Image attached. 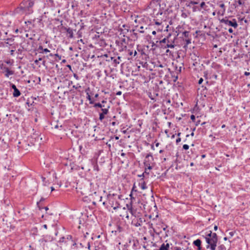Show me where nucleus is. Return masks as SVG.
<instances>
[{
    "instance_id": "52",
    "label": "nucleus",
    "mask_w": 250,
    "mask_h": 250,
    "mask_svg": "<svg viewBox=\"0 0 250 250\" xmlns=\"http://www.w3.org/2000/svg\"><path fill=\"white\" fill-rule=\"evenodd\" d=\"M80 245L82 246V247H84L85 246L84 245V244L82 243H80Z\"/></svg>"
},
{
    "instance_id": "7",
    "label": "nucleus",
    "mask_w": 250,
    "mask_h": 250,
    "mask_svg": "<svg viewBox=\"0 0 250 250\" xmlns=\"http://www.w3.org/2000/svg\"><path fill=\"white\" fill-rule=\"evenodd\" d=\"M119 208V213L120 214V216L123 217H125L127 219H129V215L127 213V209L125 208H120L118 206L117 207H114L113 209L114 210H116V209Z\"/></svg>"
},
{
    "instance_id": "21",
    "label": "nucleus",
    "mask_w": 250,
    "mask_h": 250,
    "mask_svg": "<svg viewBox=\"0 0 250 250\" xmlns=\"http://www.w3.org/2000/svg\"><path fill=\"white\" fill-rule=\"evenodd\" d=\"M144 165L146 166V167L147 170H150L152 169V167L150 166L149 163H147L146 160L144 161Z\"/></svg>"
},
{
    "instance_id": "47",
    "label": "nucleus",
    "mask_w": 250,
    "mask_h": 250,
    "mask_svg": "<svg viewBox=\"0 0 250 250\" xmlns=\"http://www.w3.org/2000/svg\"><path fill=\"white\" fill-rule=\"evenodd\" d=\"M42 60V58H39V60H37L35 61V63H38V62L39 61H41Z\"/></svg>"
},
{
    "instance_id": "6",
    "label": "nucleus",
    "mask_w": 250,
    "mask_h": 250,
    "mask_svg": "<svg viewBox=\"0 0 250 250\" xmlns=\"http://www.w3.org/2000/svg\"><path fill=\"white\" fill-rule=\"evenodd\" d=\"M170 36L171 34H169L168 35L166 38H165L162 40L160 41V43H165L166 42H167V46L165 47V48H173L175 46L174 44V40L169 41L168 39Z\"/></svg>"
},
{
    "instance_id": "31",
    "label": "nucleus",
    "mask_w": 250,
    "mask_h": 250,
    "mask_svg": "<svg viewBox=\"0 0 250 250\" xmlns=\"http://www.w3.org/2000/svg\"><path fill=\"white\" fill-rule=\"evenodd\" d=\"M73 87L76 89H78V88L81 87V86L78 84L77 85H73Z\"/></svg>"
},
{
    "instance_id": "56",
    "label": "nucleus",
    "mask_w": 250,
    "mask_h": 250,
    "mask_svg": "<svg viewBox=\"0 0 250 250\" xmlns=\"http://www.w3.org/2000/svg\"><path fill=\"white\" fill-rule=\"evenodd\" d=\"M152 34L153 35H156V31H152Z\"/></svg>"
},
{
    "instance_id": "60",
    "label": "nucleus",
    "mask_w": 250,
    "mask_h": 250,
    "mask_svg": "<svg viewBox=\"0 0 250 250\" xmlns=\"http://www.w3.org/2000/svg\"><path fill=\"white\" fill-rule=\"evenodd\" d=\"M104 103H105V104H106V102L105 101L103 100V101L102 102V103H101V104H104Z\"/></svg>"
},
{
    "instance_id": "63",
    "label": "nucleus",
    "mask_w": 250,
    "mask_h": 250,
    "mask_svg": "<svg viewBox=\"0 0 250 250\" xmlns=\"http://www.w3.org/2000/svg\"><path fill=\"white\" fill-rule=\"evenodd\" d=\"M51 191H53V190H55L54 188L53 187H52L51 188Z\"/></svg>"
},
{
    "instance_id": "29",
    "label": "nucleus",
    "mask_w": 250,
    "mask_h": 250,
    "mask_svg": "<svg viewBox=\"0 0 250 250\" xmlns=\"http://www.w3.org/2000/svg\"><path fill=\"white\" fill-rule=\"evenodd\" d=\"M187 45H188L191 43V40L189 39H186L185 40Z\"/></svg>"
},
{
    "instance_id": "35",
    "label": "nucleus",
    "mask_w": 250,
    "mask_h": 250,
    "mask_svg": "<svg viewBox=\"0 0 250 250\" xmlns=\"http://www.w3.org/2000/svg\"><path fill=\"white\" fill-rule=\"evenodd\" d=\"M181 141V138L179 137L178 138H177L176 140V143L177 144L179 143V142H180Z\"/></svg>"
},
{
    "instance_id": "49",
    "label": "nucleus",
    "mask_w": 250,
    "mask_h": 250,
    "mask_svg": "<svg viewBox=\"0 0 250 250\" xmlns=\"http://www.w3.org/2000/svg\"><path fill=\"white\" fill-rule=\"evenodd\" d=\"M220 6L221 8H224V7H225V5H224V4L222 3V4H221L220 5Z\"/></svg>"
},
{
    "instance_id": "20",
    "label": "nucleus",
    "mask_w": 250,
    "mask_h": 250,
    "mask_svg": "<svg viewBox=\"0 0 250 250\" xmlns=\"http://www.w3.org/2000/svg\"><path fill=\"white\" fill-rule=\"evenodd\" d=\"M14 74L13 71L10 70L8 68L6 69V74L5 76L8 77L10 75H12Z\"/></svg>"
},
{
    "instance_id": "51",
    "label": "nucleus",
    "mask_w": 250,
    "mask_h": 250,
    "mask_svg": "<svg viewBox=\"0 0 250 250\" xmlns=\"http://www.w3.org/2000/svg\"><path fill=\"white\" fill-rule=\"evenodd\" d=\"M217 229H218V227L217 226H215L214 227V230H217Z\"/></svg>"
},
{
    "instance_id": "16",
    "label": "nucleus",
    "mask_w": 250,
    "mask_h": 250,
    "mask_svg": "<svg viewBox=\"0 0 250 250\" xmlns=\"http://www.w3.org/2000/svg\"><path fill=\"white\" fill-rule=\"evenodd\" d=\"M153 160V156L150 154H147L145 157V160H146L147 163H149V162L152 161Z\"/></svg>"
},
{
    "instance_id": "13",
    "label": "nucleus",
    "mask_w": 250,
    "mask_h": 250,
    "mask_svg": "<svg viewBox=\"0 0 250 250\" xmlns=\"http://www.w3.org/2000/svg\"><path fill=\"white\" fill-rule=\"evenodd\" d=\"M139 186L143 190H145L147 188V186L146 185L145 182L144 181L143 178H142L140 180Z\"/></svg>"
},
{
    "instance_id": "41",
    "label": "nucleus",
    "mask_w": 250,
    "mask_h": 250,
    "mask_svg": "<svg viewBox=\"0 0 250 250\" xmlns=\"http://www.w3.org/2000/svg\"><path fill=\"white\" fill-rule=\"evenodd\" d=\"M203 81V79L202 78H200V80H199L198 83L201 84L202 83Z\"/></svg>"
},
{
    "instance_id": "54",
    "label": "nucleus",
    "mask_w": 250,
    "mask_h": 250,
    "mask_svg": "<svg viewBox=\"0 0 250 250\" xmlns=\"http://www.w3.org/2000/svg\"><path fill=\"white\" fill-rule=\"evenodd\" d=\"M128 54H129V55L131 56L133 54V52L132 51H129Z\"/></svg>"
},
{
    "instance_id": "48",
    "label": "nucleus",
    "mask_w": 250,
    "mask_h": 250,
    "mask_svg": "<svg viewBox=\"0 0 250 250\" xmlns=\"http://www.w3.org/2000/svg\"><path fill=\"white\" fill-rule=\"evenodd\" d=\"M121 94H122V92L121 91H118L116 93L117 95H121Z\"/></svg>"
},
{
    "instance_id": "36",
    "label": "nucleus",
    "mask_w": 250,
    "mask_h": 250,
    "mask_svg": "<svg viewBox=\"0 0 250 250\" xmlns=\"http://www.w3.org/2000/svg\"><path fill=\"white\" fill-rule=\"evenodd\" d=\"M205 5V2H202L200 4V7H202V8L204 7V6Z\"/></svg>"
},
{
    "instance_id": "8",
    "label": "nucleus",
    "mask_w": 250,
    "mask_h": 250,
    "mask_svg": "<svg viewBox=\"0 0 250 250\" xmlns=\"http://www.w3.org/2000/svg\"><path fill=\"white\" fill-rule=\"evenodd\" d=\"M221 22L224 23L226 25L232 26L235 28L238 26V24L235 19H233L231 21L229 20L222 19Z\"/></svg>"
},
{
    "instance_id": "46",
    "label": "nucleus",
    "mask_w": 250,
    "mask_h": 250,
    "mask_svg": "<svg viewBox=\"0 0 250 250\" xmlns=\"http://www.w3.org/2000/svg\"><path fill=\"white\" fill-rule=\"evenodd\" d=\"M44 198H42L41 199V200H40V202L37 203V204L39 205V203H40L42 202V201H44Z\"/></svg>"
},
{
    "instance_id": "42",
    "label": "nucleus",
    "mask_w": 250,
    "mask_h": 250,
    "mask_svg": "<svg viewBox=\"0 0 250 250\" xmlns=\"http://www.w3.org/2000/svg\"><path fill=\"white\" fill-rule=\"evenodd\" d=\"M228 31L230 33H232L233 32V30L231 28H229Z\"/></svg>"
},
{
    "instance_id": "24",
    "label": "nucleus",
    "mask_w": 250,
    "mask_h": 250,
    "mask_svg": "<svg viewBox=\"0 0 250 250\" xmlns=\"http://www.w3.org/2000/svg\"><path fill=\"white\" fill-rule=\"evenodd\" d=\"M94 107H100V108H102V104L100 103H96V104H94Z\"/></svg>"
},
{
    "instance_id": "15",
    "label": "nucleus",
    "mask_w": 250,
    "mask_h": 250,
    "mask_svg": "<svg viewBox=\"0 0 250 250\" xmlns=\"http://www.w3.org/2000/svg\"><path fill=\"white\" fill-rule=\"evenodd\" d=\"M169 245L168 243H163L158 250H168Z\"/></svg>"
},
{
    "instance_id": "10",
    "label": "nucleus",
    "mask_w": 250,
    "mask_h": 250,
    "mask_svg": "<svg viewBox=\"0 0 250 250\" xmlns=\"http://www.w3.org/2000/svg\"><path fill=\"white\" fill-rule=\"evenodd\" d=\"M11 87L14 90V92L13 94V96L14 97H18L20 96L21 94L20 91L17 89V88L16 87V85L15 84H12V83H11Z\"/></svg>"
},
{
    "instance_id": "23",
    "label": "nucleus",
    "mask_w": 250,
    "mask_h": 250,
    "mask_svg": "<svg viewBox=\"0 0 250 250\" xmlns=\"http://www.w3.org/2000/svg\"><path fill=\"white\" fill-rule=\"evenodd\" d=\"M114 195V194L109 193L107 195V199L109 200H110Z\"/></svg>"
},
{
    "instance_id": "26",
    "label": "nucleus",
    "mask_w": 250,
    "mask_h": 250,
    "mask_svg": "<svg viewBox=\"0 0 250 250\" xmlns=\"http://www.w3.org/2000/svg\"><path fill=\"white\" fill-rule=\"evenodd\" d=\"M104 114L100 113L99 115V120L100 121H102L104 118Z\"/></svg>"
},
{
    "instance_id": "57",
    "label": "nucleus",
    "mask_w": 250,
    "mask_h": 250,
    "mask_svg": "<svg viewBox=\"0 0 250 250\" xmlns=\"http://www.w3.org/2000/svg\"><path fill=\"white\" fill-rule=\"evenodd\" d=\"M219 248H220L221 249H223L225 248L224 246H221Z\"/></svg>"
},
{
    "instance_id": "12",
    "label": "nucleus",
    "mask_w": 250,
    "mask_h": 250,
    "mask_svg": "<svg viewBox=\"0 0 250 250\" xmlns=\"http://www.w3.org/2000/svg\"><path fill=\"white\" fill-rule=\"evenodd\" d=\"M93 195L92 196H93V199L97 202H101L102 200V196H100L97 194V193L96 191H94L92 193Z\"/></svg>"
},
{
    "instance_id": "14",
    "label": "nucleus",
    "mask_w": 250,
    "mask_h": 250,
    "mask_svg": "<svg viewBox=\"0 0 250 250\" xmlns=\"http://www.w3.org/2000/svg\"><path fill=\"white\" fill-rule=\"evenodd\" d=\"M126 207L128 210L129 211L130 213L134 217L135 216H136V215H135L136 212L135 210L133 209L131 205L126 204Z\"/></svg>"
},
{
    "instance_id": "11",
    "label": "nucleus",
    "mask_w": 250,
    "mask_h": 250,
    "mask_svg": "<svg viewBox=\"0 0 250 250\" xmlns=\"http://www.w3.org/2000/svg\"><path fill=\"white\" fill-rule=\"evenodd\" d=\"M126 47H127V46H126L125 39L124 38V39H122L121 41L119 51H123L124 50L126 49Z\"/></svg>"
},
{
    "instance_id": "1",
    "label": "nucleus",
    "mask_w": 250,
    "mask_h": 250,
    "mask_svg": "<svg viewBox=\"0 0 250 250\" xmlns=\"http://www.w3.org/2000/svg\"><path fill=\"white\" fill-rule=\"evenodd\" d=\"M205 239L208 243L207 248H209L210 250H215L218 241L217 234L210 231L209 233L206 235Z\"/></svg>"
},
{
    "instance_id": "32",
    "label": "nucleus",
    "mask_w": 250,
    "mask_h": 250,
    "mask_svg": "<svg viewBox=\"0 0 250 250\" xmlns=\"http://www.w3.org/2000/svg\"><path fill=\"white\" fill-rule=\"evenodd\" d=\"M113 62L116 64H119L120 63V62L119 61H118L117 59H114L113 60Z\"/></svg>"
},
{
    "instance_id": "55",
    "label": "nucleus",
    "mask_w": 250,
    "mask_h": 250,
    "mask_svg": "<svg viewBox=\"0 0 250 250\" xmlns=\"http://www.w3.org/2000/svg\"><path fill=\"white\" fill-rule=\"evenodd\" d=\"M106 107H107V106H105V105L102 104V108H101V109L104 108Z\"/></svg>"
},
{
    "instance_id": "61",
    "label": "nucleus",
    "mask_w": 250,
    "mask_h": 250,
    "mask_svg": "<svg viewBox=\"0 0 250 250\" xmlns=\"http://www.w3.org/2000/svg\"><path fill=\"white\" fill-rule=\"evenodd\" d=\"M98 96H99V94H96L95 95V98H98Z\"/></svg>"
},
{
    "instance_id": "9",
    "label": "nucleus",
    "mask_w": 250,
    "mask_h": 250,
    "mask_svg": "<svg viewBox=\"0 0 250 250\" xmlns=\"http://www.w3.org/2000/svg\"><path fill=\"white\" fill-rule=\"evenodd\" d=\"M4 42H0V47L1 46H8V45H12L14 43V39L13 38H8L6 39H4Z\"/></svg>"
},
{
    "instance_id": "3",
    "label": "nucleus",
    "mask_w": 250,
    "mask_h": 250,
    "mask_svg": "<svg viewBox=\"0 0 250 250\" xmlns=\"http://www.w3.org/2000/svg\"><path fill=\"white\" fill-rule=\"evenodd\" d=\"M94 185L91 183L87 182L84 184L83 187L81 188V192L83 195H92L93 192L95 190L93 189Z\"/></svg>"
},
{
    "instance_id": "25",
    "label": "nucleus",
    "mask_w": 250,
    "mask_h": 250,
    "mask_svg": "<svg viewBox=\"0 0 250 250\" xmlns=\"http://www.w3.org/2000/svg\"><path fill=\"white\" fill-rule=\"evenodd\" d=\"M183 35L186 38H188L189 36V32L188 31H184L183 33Z\"/></svg>"
},
{
    "instance_id": "38",
    "label": "nucleus",
    "mask_w": 250,
    "mask_h": 250,
    "mask_svg": "<svg viewBox=\"0 0 250 250\" xmlns=\"http://www.w3.org/2000/svg\"><path fill=\"white\" fill-rule=\"evenodd\" d=\"M138 177H142V178H143V179H144V177H145V174H144V173H143L142 174H141V175H138Z\"/></svg>"
},
{
    "instance_id": "30",
    "label": "nucleus",
    "mask_w": 250,
    "mask_h": 250,
    "mask_svg": "<svg viewBox=\"0 0 250 250\" xmlns=\"http://www.w3.org/2000/svg\"><path fill=\"white\" fill-rule=\"evenodd\" d=\"M189 4H191V5H195V4H198V2H196V1H191L190 2H189Z\"/></svg>"
},
{
    "instance_id": "34",
    "label": "nucleus",
    "mask_w": 250,
    "mask_h": 250,
    "mask_svg": "<svg viewBox=\"0 0 250 250\" xmlns=\"http://www.w3.org/2000/svg\"><path fill=\"white\" fill-rule=\"evenodd\" d=\"M55 56L57 57V58L59 59V60H61V56H60L58 54H55L54 55Z\"/></svg>"
},
{
    "instance_id": "5",
    "label": "nucleus",
    "mask_w": 250,
    "mask_h": 250,
    "mask_svg": "<svg viewBox=\"0 0 250 250\" xmlns=\"http://www.w3.org/2000/svg\"><path fill=\"white\" fill-rule=\"evenodd\" d=\"M145 222V219L144 218L140 217L139 216H135L132 219L131 224L136 227H138L142 226Z\"/></svg>"
},
{
    "instance_id": "53",
    "label": "nucleus",
    "mask_w": 250,
    "mask_h": 250,
    "mask_svg": "<svg viewBox=\"0 0 250 250\" xmlns=\"http://www.w3.org/2000/svg\"><path fill=\"white\" fill-rule=\"evenodd\" d=\"M14 50H11L10 51V53H11V55H13V53H14Z\"/></svg>"
},
{
    "instance_id": "2",
    "label": "nucleus",
    "mask_w": 250,
    "mask_h": 250,
    "mask_svg": "<svg viewBox=\"0 0 250 250\" xmlns=\"http://www.w3.org/2000/svg\"><path fill=\"white\" fill-rule=\"evenodd\" d=\"M33 2L24 0L20 4V6L16 9V12L21 14H29L31 11L30 8L33 6Z\"/></svg>"
},
{
    "instance_id": "19",
    "label": "nucleus",
    "mask_w": 250,
    "mask_h": 250,
    "mask_svg": "<svg viewBox=\"0 0 250 250\" xmlns=\"http://www.w3.org/2000/svg\"><path fill=\"white\" fill-rule=\"evenodd\" d=\"M109 106L108 105V106H107L106 107H105L104 108L101 109V110H102V112L101 113L104 114V115H106L108 113V109H109Z\"/></svg>"
},
{
    "instance_id": "27",
    "label": "nucleus",
    "mask_w": 250,
    "mask_h": 250,
    "mask_svg": "<svg viewBox=\"0 0 250 250\" xmlns=\"http://www.w3.org/2000/svg\"><path fill=\"white\" fill-rule=\"evenodd\" d=\"M183 148L185 150H188L189 148V146L188 145H184Z\"/></svg>"
},
{
    "instance_id": "17",
    "label": "nucleus",
    "mask_w": 250,
    "mask_h": 250,
    "mask_svg": "<svg viewBox=\"0 0 250 250\" xmlns=\"http://www.w3.org/2000/svg\"><path fill=\"white\" fill-rule=\"evenodd\" d=\"M193 244L198 247V248L199 250H201V241L200 239H197L193 242Z\"/></svg>"
},
{
    "instance_id": "50",
    "label": "nucleus",
    "mask_w": 250,
    "mask_h": 250,
    "mask_svg": "<svg viewBox=\"0 0 250 250\" xmlns=\"http://www.w3.org/2000/svg\"><path fill=\"white\" fill-rule=\"evenodd\" d=\"M250 74V72H245V75L246 76H249Z\"/></svg>"
},
{
    "instance_id": "39",
    "label": "nucleus",
    "mask_w": 250,
    "mask_h": 250,
    "mask_svg": "<svg viewBox=\"0 0 250 250\" xmlns=\"http://www.w3.org/2000/svg\"><path fill=\"white\" fill-rule=\"evenodd\" d=\"M190 119H191L192 121H194V120L195 119V117L194 115H191V116H190Z\"/></svg>"
},
{
    "instance_id": "4",
    "label": "nucleus",
    "mask_w": 250,
    "mask_h": 250,
    "mask_svg": "<svg viewBox=\"0 0 250 250\" xmlns=\"http://www.w3.org/2000/svg\"><path fill=\"white\" fill-rule=\"evenodd\" d=\"M46 241L44 239H41L34 244L30 246L32 250H43L44 249Z\"/></svg>"
},
{
    "instance_id": "43",
    "label": "nucleus",
    "mask_w": 250,
    "mask_h": 250,
    "mask_svg": "<svg viewBox=\"0 0 250 250\" xmlns=\"http://www.w3.org/2000/svg\"><path fill=\"white\" fill-rule=\"evenodd\" d=\"M234 232L233 231H231L229 232V234L232 237L234 235Z\"/></svg>"
},
{
    "instance_id": "62",
    "label": "nucleus",
    "mask_w": 250,
    "mask_h": 250,
    "mask_svg": "<svg viewBox=\"0 0 250 250\" xmlns=\"http://www.w3.org/2000/svg\"><path fill=\"white\" fill-rule=\"evenodd\" d=\"M43 227L44 228H45V229H47V225H44L43 226Z\"/></svg>"
},
{
    "instance_id": "44",
    "label": "nucleus",
    "mask_w": 250,
    "mask_h": 250,
    "mask_svg": "<svg viewBox=\"0 0 250 250\" xmlns=\"http://www.w3.org/2000/svg\"><path fill=\"white\" fill-rule=\"evenodd\" d=\"M74 77L75 78H76V80H78L79 79V77L78 76V75L76 74H74Z\"/></svg>"
},
{
    "instance_id": "18",
    "label": "nucleus",
    "mask_w": 250,
    "mask_h": 250,
    "mask_svg": "<svg viewBox=\"0 0 250 250\" xmlns=\"http://www.w3.org/2000/svg\"><path fill=\"white\" fill-rule=\"evenodd\" d=\"M88 90H89V88H88L86 90L87 97L86 98L87 100L89 101V104H93L94 103L93 101L92 100V99L91 98L90 95H89V93L87 92Z\"/></svg>"
},
{
    "instance_id": "59",
    "label": "nucleus",
    "mask_w": 250,
    "mask_h": 250,
    "mask_svg": "<svg viewBox=\"0 0 250 250\" xmlns=\"http://www.w3.org/2000/svg\"><path fill=\"white\" fill-rule=\"evenodd\" d=\"M39 49L42 50H43V49L42 47V46H39Z\"/></svg>"
},
{
    "instance_id": "22",
    "label": "nucleus",
    "mask_w": 250,
    "mask_h": 250,
    "mask_svg": "<svg viewBox=\"0 0 250 250\" xmlns=\"http://www.w3.org/2000/svg\"><path fill=\"white\" fill-rule=\"evenodd\" d=\"M67 33L69 34L70 38H72L73 37V32L71 29L68 28L67 29Z\"/></svg>"
},
{
    "instance_id": "28",
    "label": "nucleus",
    "mask_w": 250,
    "mask_h": 250,
    "mask_svg": "<svg viewBox=\"0 0 250 250\" xmlns=\"http://www.w3.org/2000/svg\"><path fill=\"white\" fill-rule=\"evenodd\" d=\"M235 1L238 3L239 5H241L243 4L242 0H236Z\"/></svg>"
},
{
    "instance_id": "40",
    "label": "nucleus",
    "mask_w": 250,
    "mask_h": 250,
    "mask_svg": "<svg viewBox=\"0 0 250 250\" xmlns=\"http://www.w3.org/2000/svg\"><path fill=\"white\" fill-rule=\"evenodd\" d=\"M86 245L87 246L88 249H89L90 247V243L89 241L86 242Z\"/></svg>"
},
{
    "instance_id": "33",
    "label": "nucleus",
    "mask_w": 250,
    "mask_h": 250,
    "mask_svg": "<svg viewBox=\"0 0 250 250\" xmlns=\"http://www.w3.org/2000/svg\"><path fill=\"white\" fill-rule=\"evenodd\" d=\"M144 173L145 175H146V174L148 175L149 174V172H147V170L146 167L145 168V170Z\"/></svg>"
},
{
    "instance_id": "37",
    "label": "nucleus",
    "mask_w": 250,
    "mask_h": 250,
    "mask_svg": "<svg viewBox=\"0 0 250 250\" xmlns=\"http://www.w3.org/2000/svg\"><path fill=\"white\" fill-rule=\"evenodd\" d=\"M43 51L45 53L50 52V51L47 48L43 49Z\"/></svg>"
},
{
    "instance_id": "45",
    "label": "nucleus",
    "mask_w": 250,
    "mask_h": 250,
    "mask_svg": "<svg viewBox=\"0 0 250 250\" xmlns=\"http://www.w3.org/2000/svg\"><path fill=\"white\" fill-rule=\"evenodd\" d=\"M155 24H156L157 25H160L161 24V22H160L157 21H155Z\"/></svg>"
},
{
    "instance_id": "58",
    "label": "nucleus",
    "mask_w": 250,
    "mask_h": 250,
    "mask_svg": "<svg viewBox=\"0 0 250 250\" xmlns=\"http://www.w3.org/2000/svg\"><path fill=\"white\" fill-rule=\"evenodd\" d=\"M121 155L122 156H125V153L123 152V153H121Z\"/></svg>"
},
{
    "instance_id": "64",
    "label": "nucleus",
    "mask_w": 250,
    "mask_h": 250,
    "mask_svg": "<svg viewBox=\"0 0 250 250\" xmlns=\"http://www.w3.org/2000/svg\"><path fill=\"white\" fill-rule=\"evenodd\" d=\"M158 66L160 67H164V66L162 64H160V65H158Z\"/></svg>"
}]
</instances>
